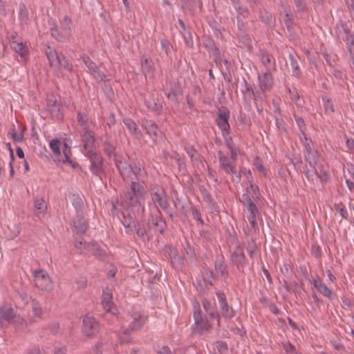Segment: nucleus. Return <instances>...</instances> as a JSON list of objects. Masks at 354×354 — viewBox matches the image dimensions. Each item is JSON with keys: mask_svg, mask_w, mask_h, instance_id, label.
Returning <instances> with one entry per match:
<instances>
[{"mask_svg": "<svg viewBox=\"0 0 354 354\" xmlns=\"http://www.w3.org/2000/svg\"><path fill=\"white\" fill-rule=\"evenodd\" d=\"M181 8L186 12L194 14L197 9L201 10L202 2L201 0H181Z\"/></svg>", "mask_w": 354, "mask_h": 354, "instance_id": "obj_18", "label": "nucleus"}, {"mask_svg": "<svg viewBox=\"0 0 354 354\" xmlns=\"http://www.w3.org/2000/svg\"><path fill=\"white\" fill-rule=\"evenodd\" d=\"M289 58L294 75L299 77L301 74V71L299 69L298 63L299 57L297 55L290 54Z\"/></svg>", "mask_w": 354, "mask_h": 354, "instance_id": "obj_33", "label": "nucleus"}, {"mask_svg": "<svg viewBox=\"0 0 354 354\" xmlns=\"http://www.w3.org/2000/svg\"><path fill=\"white\" fill-rule=\"evenodd\" d=\"M31 306L33 316L35 318H41L44 312L40 304L37 301L33 299L31 302Z\"/></svg>", "mask_w": 354, "mask_h": 354, "instance_id": "obj_35", "label": "nucleus"}, {"mask_svg": "<svg viewBox=\"0 0 354 354\" xmlns=\"http://www.w3.org/2000/svg\"><path fill=\"white\" fill-rule=\"evenodd\" d=\"M114 162L123 180L134 179L144 183L147 179V172L143 167H140L139 162H134L133 165H131L122 156L115 157Z\"/></svg>", "mask_w": 354, "mask_h": 354, "instance_id": "obj_1", "label": "nucleus"}, {"mask_svg": "<svg viewBox=\"0 0 354 354\" xmlns=\"http://www.w3.org/2000/svg\"><path fill=\"white\" fill-rule=\"evenodd\" d=\"M50 35L53 38L59 41H63L65 38L64 35L59 32L57 27L51 28Z\"/></svg>", "mask_w": 354, "mask_h": 354, "instance_id": "obj_46", "label": "nucleus"}, {"mask_svg": "<svg viewBox=\"0 0 354 354\" xmlns=\"http://www.w3.org/2000/svg\"><path fill=\"white\" fill-rule=\"evenodd\" d=\"M8 39L9 40L10 46H12V44L14 43V41L19 42V41H21L17 32H12L11 33L8 34Z\"/></svg>", "mask_w": 354, "mask_h": 354, "instance_id": "obj_51", "label": "nucleus"}, {"mask_svg": "<svg viewBox=\"0 0 354 354\" xmlns=\"http://www.w3.org/2000/svg\"><path fill=\"white\" fill-rule=\"evenodd\" d=\"M56 67L64 68L68 72H72L73 70V66L72 63L64 55L61 56L59 64H57Z\"/></svg>", "mask_w": 354, "mask_h": 354, "instance_id": "obj_34", "label": "nucleus"}, {"mask_svg": "<svg viewBox=\"0 0 354 354\" xmlns=\"http://www.w3.org/2000/svg\"><path fill=\"white\" fill-rule=\"evenodd\" d=\"M233 257L234 258V261L239 263H242L244 260V254L242 252V249L240 248H237L233 253Z\"/></svg>", "mask_w": 354, "mask_h": 354, "instance_id": "obj_43", "label": "nucleus"}, {"mask_svg": "<svg viewBox=\"0 0 354 354\" xmlns=\"http://www.w3.org/2000/svg\"><path fill=\"white\" fill-rule=\"evenodd\" d=\"M35 208L37 214H41L47 209V204L44 199L36 198L35 200Z\"/></svg>", "mask_w": 354, "mask_h": 354, "instance_id": "obj_36", "label": "nucleus"}, {"mask_svg": "<svg viewBox=\"0 0 354 354\" xmlns=\"http://www.w3.org/2000/svg\"><path fill=\"white\" fill-rule=\"evenodd\" d=\"M147 317L141 315L140 312H134L129 316V327L131 330H136L140 328L145 323Z\"/></svg>", "mask_w": 354, "mask_h": 354, "instance_id": "obj_13", "label": "nucleus"}, {"mask_svg": "<svg viewBox=\"0 0 354 354\" xmlns=\"http://www.w3.org/2000/svg\"><path fill=\"white\" fill-rule=\"evenodd\" d=\"M305 160L309 164L310 167L314 168L319 160V154L316 149L304 154Z\"/></svg>", "mask_w": 354, "mask_h": 354, "instance_id": "obj_32", "label": "nucleus"}, {"mask_svg": "<svg viewBox=\"0 0 354 354\" xmlns=\"http://www.w3.org/2000/svg\"><path fill=\"white\" fill-rule=\"evenodd\" d=\"M124 125L128 129L129 133L136 139H140L142 137L141 130L138 127L136 123L130 118L123 120Z\"/></svg>", "mask_w": 354, "mask_h": 354, "instance_id": "obj_21", "label": "nucleus"}, {"mask_svg": "<svg viewBox=\"0 0 354 354\" xmlns=\"http://www.w3.org/2000/svg\"><path fill=\"white\" fill-rule=\"evenodd\" d=\"M306 176L309 181H311L313 183L315 179H317V177H318V172H317V169H315V167H314V168H313L312 171L308 170L306 172Z\"/></svg>", "mask_w": 354, "mask_h": 354, "instance_id": "obj_48", "label": "nucleus"}, {"mask_svg": "<svg viewBox=\"0 0 354 354\" xmlns=\"http://www.w3.org/2000/svg\"><path fill=\"white\" fill-rule=\"evenodd\" d=\"M324 108L326 111H330V112L335 111L333 102L330 100H327L324 101Z\"/></svg>", "mask_w": 354, "mask_h": 354, "instance_id": "obj_59", "label": "nucleus"}, {"mask_svg": "<svg viewBox=\"0 0 354 354\" xmlns=\"http://www.w3.org/2000/svg\"><path fill=\"white\" fill-rule=\"evenodd\" d=\"M280 102H281V99L276 98V99H273L272 103L273 112H274V116L277 120V122H278V121L279 120V116L281 115L280 107H279Z\"/></svg>", "mask_w": 354, "mask_h": 354, "instance_id": "obj_39", "label": "nucleus"}, {"mask_svg": "<svg viewBox=\"0 0 354 354\" xmlns=\"http://www.w3.org/2000/svg\"><path fill=\"white\" fill-rule=\"evenodd\" d=\"M145 196H138L127 191L124 192L121 196L122 203L127 207H138L140 206L144 201Z\"/></svg>", "mask_w": 354, "mask_h": 354, "instance_id": "obj_11", "label": "nucleus"}, {"mask_svg": "<svg viewBox=\"0 0 354 354\" xmlns=\"http://www.w3.org/2000/svg\"><path fill=\"white\" fill-rule=\"evenodd\" d=\"M336 32L338 36H339L341 34L344 35L343 39L345 41L350 43L351 44H354V35L351 32L349 28L345 23L340 21L339 24H337L336 27Z\"/></svg>", "mask_w": 354, "mask_h": 354, "instance_id": "obj_17", "label": "nucleus"}, {"mask_svg": "<svg viewBox=\"0 0 354 354\" xmlns=\"http://www.w3.org/2000/svg\"><path fill=\"white\" fill-rule=\"evenodd\" d=\"M77 122L81 127V131L91 129V122L89 120L87 114L84 112H77Z\"/></svg>", "mask_w": 354, "mask_h": 354, "instance_id": "obj_29", "label": "nucleus"}, {"mask_svg": "<svg viewBox=\"0 0 354 354\" xmlns=\"http://www.w3.org/2000/svg\"><path fill=\"white\" fill-rule=\"evenodd\" d=\"M151 109L157 114H160L162 111V106L158 101L154 102L151 106Z\"/></svg>", "mask_w": 354, "mask_h": 354, "instance_id": "obj_58", "label": "nucleus"}, {"mask_svg": "<svg viewBox=\"0 0 354 354\" xmlns=\"http://www.w3.org/2000/svg\"><path fill=\"white\" fill-rule=\"evenodd\" d=\"M289 93L290 94V98L292 100L297 102L299 100V95L295 88H294L292 91L289 89Z\"/></svg>", "mask_w": 354, "mask_h": 354, "instance_id": "obj_63", "label": "nucleus"}, {"mask_svg": "<svg viewBox=\"0 0 354 354\" xmlns=\"http://www.w3.org/2000/svg\"><path fill=\"white\" fill-rule=\"evenodd\" d=\"M256 189H258L257 186L250 185L247 187V193L243 194L239 198L240 201L246 206L247 210L251 214V217L248 218L250 221H255V215L258 212L256 205L252 201V198H254L257 196Z\"/></svg>", "mask_w": 354, "mask_h": 354, "instance_id": "obj_5", "label": "nucleus"}, {"mask_svg": "<svg viewBox=\"0 0 354 354\" xmlns=\"http://www.w3.org/2000/svg\"><path fill=\"white\" fill-rule=\"evenodd\" d=\"M160 45L162 50H164L165 54L168 56L172 48L171 43L167 39H162L160 41Z\"/></svg>", "mask_w": 354, "mask_h": 354, "instance_id": "obj_44", "label": "nucleus"}, {"mask_svg": "<svg viewBox=\"0 0 354 354\" xmlns=\"http://www.w3.org/2000/svg\"><path fill=\"white\" fill-rule=\"evenodd\" d=\"M6 238L12 239L20 232V226L18 223H4L1 226Z\"/></svg>", "mask_w": 354, "mask_h": 354, "instance_id": "obj_15", "label": "nucleus"}, {"mask_svg": "<svg viewBox=\"0 0 354 354\" xmlns=\"http://www.w3.org/2000/svg\"><path fill=\"white\" fill-rule=\"evenodd\" d=\"M185 150H186V152L187 153V155L191 158V159L192 160H196L197 158L195 157L196 155L197 154V152L194 149L193 147L192 146H189V147H185Z\"/></svg>", "mask_w": 354, "mask_h": 354, "instance_id": "obj_56", "label": "nucleus"}, {"mask_svg": "<svg viewBox=\"0 0 354 354\" xmlns=\"http://www.w3.org/2000/svg\"><path fill=\"white\" fill-rule=\"evenodd\" d=\"M112 297L113 293L111 289H106L104 290L102 294V304L106 312L111 313L113 315H115L118 310L113 305Z\"/></svg>", "mask_w": 354, "mask_h": 354, "instance_id": "obj_12", "label": "nucleus"}, {"mask_svg": "<svg viewBox=\"0 0 354 354\" xmlns=\"http://www.w3.org/2000/svg\"><path fill=\"white\" fill-rule=\"evenodd\" d=\"M84 63L91 73L94 72L98 68L97 64L93 62L88 57H86L84 59Z\"/></svg>", "mask_w": 354, "mask_h": 354, "instance_id": "obj_42", "label": "nucleus"}, {"mask_svg": "<svg viewBox=\"0 0 354 354\" xmlns=\"http://www.w3.org/2000/svg\"><path fill=\"white\" fill-rule=\"evenodd\" d=\"M63 153L64 157L63 158H59V157L55 160V161H57L58 162H62L66 163V161H68V160L71 159V151L70 147H68L66 143H64V148H63Z\"/></svg>", "mask_w": 354, "mask_h": 354, "instance_id": "obj_37", "label": "nucleus"}, {"mask_svg": "<svg viewBox=\"0 0 354 354\" xmlns=\"http://www.w3.org/2000/svg\"><path fill=\"white\" fill-rule=\"evenodd\" d=\"M35 282L36 286L44 290H50L53 289V282L48 274L42 270H36L34 272Z\"/></svg>", "mask_w": 354, "mask_h": 354, "instance_id": "obj_9", "label": "nucleus"}, {"mask_svg": "<svg viewBox=\"0 0 354 354\" xmlns=\"http://www.w3.org/2000/svg\"><path fill=\"white\" fill-rule=\"evenodd\" d=\"M184 39H185L186 45L188 47L192 48L194 42H193V40H192V37L191 33L188 32L187 35H184Z\"/></svg>", "mask_w": 354, "mask_h": 354, "instance_id": "obj_61", "label": "nucleus"}, {"mask_svg": "<svg viewBox=\"0 0 354 354\" xmlns=\"http://www.w3.org/2000/svg\"><path fill=\"white\" fill-rule=\"evenodd\" d=\"M230 112V110L224 106H222L218 110L216 124L222 131L223 137L226 139L230 133V125L229 124Z\"/></svg>", "mask_w": 354, "mask_h": 354, "instance_id": "obj_6", "label": "nucleus"}, {"mask_svg": "<svg viewBox=\"0 0 354 354\" xmlns=\"http://www.w3.org/2000/svg\"><path fill=\"white\" fill-rule=\"evenodd\" d=\"M205 45L207 47H208L209 49H211L214 53H218L219 50H218V48L215 46V43L212 39H208L207 40Z\"/></svg>", "mask_w": 354, "mask_h": 354, "instance_id": "obj_57", "label": "nucleus"}, {"mask_svg": "<svg viewBox=\"0 0 354 354\" xmlns=\"http://www.w3.org/2000/svg\"><path fill=\"white\" fill-rule=\"evenodd\" d=\"M223 76H224L225 80L227 83L230 84V85L229 86V90L234 89V88L236 89L237 86L235 85V86H234V84L232 83V76L230 75H228L226 73L223 74Z\"/></svg>", "mask_w": 354, "mask_h": 354, "instance_id": "obj_60", "label": "nucleus"}, {"mask_svg": "<svg viewBox=\"0 0 354 354\" xmlns=\"http://www.w3.org/2000/svg\"><path fill=\"white\" fill-rule=\"evenodd\" d=\"M84 156L90 161L89 169L91 173L102 180V176L105 174V170L103 167L104 159L102 156L97 151H86Z\"/></svg>", "mask_w": 354, "mask_h": 354, "instance_id": "obj_4", "label": "nucleus"}, {"mask_svg": "<svg viewBox=\"0 0 354 354\" xmlns=\"http://www.w3.org/2000/svg\"><path fill=\"white\" fill-rule=\"evenodd\" d=\"M140 182L134 179L131 180L130 187L127 191L138 196H145L146 191Z\"/></svg>", "mask_w": 354, "mask_h": 354, "instance_id": "obj_30", "label": "nucleus"}, {"mask_svg": "<svg viewBox=\"0 0 354 354\" xmlns=\"http://www.w3.org/2000/svg\"><path fill=\"white\" fill-rule=\"evenodd\" d=\"M149 192L151 201L157 209L158 207H160L163 210L167 209L169 206L168 196L165 189L161 185L156 183L150 184L149 186Z\"/></svg>", "mask_w": 354, "mask_h": 354, "instance_id": "obj_3", "label": "nucleus"}, {"mask_svg": "<svg viewBox=\"0 0 354 354\" xmlns=\"http://www.w3.org/2000/svg\"><path fill=\"white\" fill-rule=\"evenodd\" d=\"M102 151L109 158L118 157L116 156V147L109 140H105L102 145Z\"/></svg>", "mask_w": 354, "mask_h": 354, "instance_id": "obj_31", "label": "nucleus"}, {"mask_svg": "<svg viewBox=\"0 0 354 354\" xmlns=\"http://www.w3.org/2000/svg\"><path fill=\"white\" fill-rule=\"evenodd\" d=\"M296 123L301 132V133H304L305 132L306 128V124L304 122V119L301 117H299L297 115H295Z\"/></svg>", "mask_w": 354, "mask_h": 354, "instance_id": "obj_49", "label": "nucleus"}, {"mask_svg": "<svg viewBox=\"0 0 354 354\" xmlns=\"http://www.w3.org/2000/svg\"><path fill=\"white\" fill-rule=\"evenodd\" d=\"M142 68L145 73H152L154 70L152 61L147 58L145 59V60L142 62Z\"/></svg>", "mask_w": 354, "mask_h": 354, "instance_id": "obj_40", "label": "nucleus"}, {"mask_svg": "<svg viewBox=\"0 0 354 354\" xmlns=\"http://www.w3.org/2000/svg\"><path fill=\"white\" fill-rule=\"evenodd\" d=\"M75 230L77 233H84L87 229L86 223H74Z\"/></svg>", "mask_w": 354, "mask_h": 354, "instance_id": "obj_50", "label": "nucleus"}, {"mask_svg": "<svg viewBox=\"0 0 354 354\" xmlns=\"http://www.w3.org/2000/svg\"><path fill=\"white\" fill-rule=\"evenodd\" d=\"M73 204L76 209L80 208L82 205V199L78 196L73 195Z\"/></svg>", "mask_w": 354, "mask_h": 354, "instance_id": "obj_64", "label": "nucleus"}, {"mask_svg": "<svg viewBox=\"0 0 354 354\" xmlns=\"http://www.w3.org/2000/svg\"><path fill=\"white\" fill-rule=\"evenodd\" d=\"M99 330V324L92 316L86 315L83 319L82 331L87 337L95 335Z\"/></svg>", "mask_w": 354, "mask_h": 354, "instance_id": "obj_10", "label": "nucleus"}, {"mask_svg": "<svg viewBox=\"0 0 354 354\" xmlns=\"http://www.w3.org/2000/svg\"><path fill=\"white\" fill-rule=\"evenodd\" d=\"M62 28L65 31V32L68 35L71 34V19L69 17L65 16L62 21H61Z\"/></svg>", "mask_w": 354, "mask_h": 354, "instance_id": "obj_41", "label": "nucleus"}, {"mask_svg": "<svg viewBox=\"0 0 354 354\" xmlns=\"http://www.w3.org/2000/svg\"><path fill=\"white\" fill-rule=\"evenodd\" d=\"M254 166L259 171H264V167L263 165V160L259 157H256L254 159Z\"/></svg>", "mask_w": 354, "mask_h": 354, "instance_id": "obj_54", "label": "nucleus"}, {"mask_svg": "<svg viewBox=\"0 0 354 354\" xmlns=\"http://www.w3.org/2000/svg\"><path fill=\"white\" fill-rule=\"evenodd\" d=\"M217 296L220 302L221 310V312L222 316H223L225 318L232 317L234 315V312L233 309L227 305L225 301V295L222 293H218Z\"/></svg>", "mask_w": 354, "mask_h": 354, "instance_id": "obj_20", "label": "nucleus"}, {"mask_svg": "<svg viewBox=\"0 0 354 354\" xmlns=\"http://www.w3.org/2000/svg\"><path fill=\"white\" fill-rule=\"evenodd\" d=\"M226 142H227V147L230 150V152H231V158L232 159V161H234L236 159V156H237L236 152L234 151L232 145L229 142L227 138H226Z\"/></svg>", "mask_w": 354, "mask_h": 354, "instance_id": "obj_62", "label": "nucleus"}, {"mask_svg": "<svg viewBox=\"0 0 354 354\" xmlns=\"http://www.w3.org/2000/svg\"><path fill=\"white\" fill-rule=\"evenodd\" d=\"M294 2L299 12L306 10L307 5L306 0H294Z\"/></svg>", "mask_w": 354, "mask_h": 354, "instance_id": "obj_47", "label": "nucleus"}, {"mask_svg": "<svg viewBox=\"0 0 354 354\" xmlns=\"http://www.w3.org/2000/svg\"><path fill=\"white\" fill-rule=\"evenodd\" d=\"M275 59L272 56L267 55V90L273 84L272 71H275Z\"/></svg>", "mask_w": 354, "mask_h": 354, "instance_id": "obj_22", "label": "nucleus"}, {"mask_svg": "<svg viewBox=\"0 0 354 354\" xmlns=\"http://www.w3.org/2000/svg\"><path fill=\"white\" fill-rule=\"evenodd\" d=\"M19 20L21 26H26L29 23V12L24 3L19 5Z\"/></svg>", "mask_w": 354, "mask_h": 354, "instance_id": "obj_28", "label": "nucleus"}, {"mask_svg": "<svg viewBox=\"0 0 354 354\" xmlns=\"http://www.w3.org/2000/svg\"><path fill=\"white\" fill-rule=\"evenodd\" d=\"M49 146L53 153L56 156V158L62 156L59 149V140L57 138L53 139L50 142Z\"/></svg>", "mask_w": 354, "mask_h": 354, "instance_id": "obj_38", "label": "nucleus"}, {"mask_svg": "<svg viewBox=\"0 0 354 354\" xmlns=\"http://www.w3.org/2000/svg\"><path fill=\"white\" fill-rule=\"evenodd\" d=\"M218 155L220 167L226 174H234L232 180L234 182L239 183L241 180V174L237 171L235 164L228 157L223 155L221 151L218 152Z\"/></svg>", "mask_w": 354, "mask_h": 354, "instance_id": "obj_7", "label": "nucleus"}, {"mask_svg": "<svg viewBox=\"0 0 354 354\" xmlns=\"http://www.w3.org/2000/svg\"><path fill=\"white\" fill-rule=\"evenodd\" d=\"M10 134L12 137V138L17 142H21L24 139V135L23 133H17L15 132V129H13L10 132Z\"/></svg>", "mask_w": 354, "mask_h": 354, "instance_id": "obj_52", "label": "nucleus"}, {"mask_svg": "<svg viewBox=\"0 0 354 354\" xmlns=\"http://www.w3.org/2000/svg\"><path fill=\"white\" fill-rule=\"evenodd\" d=\"M205 310L209 315L211 318L216 317L217 319V324H220V316L215 310L214 299L207 300L205 299L203 302Z\"/></svg>", "mask_w": 354, "mask_h": 354, "instance_id": "obj_25", "label": "nucleus"}, {"mask_svg": "<svg viewBox=\"0 0 354 354\" xmlns=\"http://www.w3.org/2000/svg\"><path fill=\"white\" fill-rule=\"evenodd\" d=\"M194 318L196 327L199 330L207 331L211 328L212 324L209 322V321L203 318L201 310L194 311Z\"/></svg>", "mask_w": 354, "mask_h": 354, "instance_id": "obj_19", "label": "nucleus"}, {"mask_svg": "<svg viewBox=\"0 0 354 354\" xmlns=\"http://www.w3.org/2000/svg\"><path fill=\"white\" fill-rule=\"evenodd\" d=\"M82 148V151L85 154L88 151H97L95 149V133L91 129L80 131Z\"/></svg>", "mask_w": 354, "mask_h": 354, "instance_id": "obj_8", "label": "nucleus"}, {"mask_svg": "<svg viewBox=\"0 0 354 354\" xmlns=\"http://www.w3.org/2000/svg\"><path fill=\"white\" fill-rule=\"evenodd\" d=\"M92 74L95 78H96L97 80H98L100 81H105L106 80V75L100 70L99 67L97 68V70H95L94 72H93Z\"/></svg>", "mask_w": 354, "mask_h": 354, "instance_id": "obj_53", "label": "nucleus"}, {"mask_svg": "<svg viewBox=\"0 0 354 354\" xmlns=\"http://www.w3.org/2000/svg\"><path fill=\"white\" fill-rule=\"evenodd\" d=\"M290 162L292 163L295 168H299L302 165V160L299 156H293V157L290 159Z\"/></svg>", "mask_w": 354, "mask_h": 354, "instance_id": "obj_55", "label": "nucleus"}, {"mask_svg": "<svg viewBox=\"0 0 354 354\" xmlns=\"http://www.w3.org/2000/svg\"><path fill=\"white\" fill-rule=\"evenodd\" d=\"M142 126L145 129L147 134L153 140H156L158 134V127L152 120H146Z\"/></svg>", "mask_w": 354, "mask_h": 354, "instance_id": "obj_27", "label": "nucleus"}, {"mask_svg": "<svg viewBox=\"0 0 354 354\" xmlns=\"http://www.w3.org/2000/svg\"><path fill=\"white\" fill-rule=\"evenodd\" d=\"M45 53L48 58L49 64L51 67L57 66L59 64L61 56L58 55L57 51L50 46H47L45 49Z\"/></svg>", "mask_w": 354, "mask_h": 354, "instance_id": "obj_26", "label": "nucleus"}, {"mask_svg": "<svg viewBox=\"0 0 354 354\" xmlns=\"http://www.w3.org/2000/svg\"><path fill=\"white\" fill-rule=\"evenodd\" d=\"M75 248L78 250V252L80 254L92 252L93 254H95V243H86L82 238H79L76 239L74 242Z\"/></svg>", "mask_w": 354, "mask_h": 354, "instance_id": "obj_14", "label": "nucleus"}, {"mask_svg": "<svg viewBox=\"0 0 354 354\" xmlns=\"http://www.w3.org/2000/svg\"><path fill=\"white\" fill-rule=\"evenodd\" d=\"M0 322L2 324H12L21 328H25L27 325L26 320L17 314L14 308L8 304L0 307Z\"/></svg>", "mask_w": 354, "mask_h": 354, "instance_id": "obj_2", "label": "nucleus"}, {"mask_svg": "<svg viewBox=\"0 0 354 354\" xmlns=\"http://www.w3.org/2000/svg\"><path fill=\"white\" fill-rule=\"evenodd\" d=\"M10 47L18 53L24 61L28 59L29 54L28 48L26 44L22 41H19V42L14 41Z\"/></svg>", "mask_w": 354, "mask_h": 354, "instance_id": "obj_24", "label": "nucleus"}, {"mask_svg": "<svg viewBox=\"0 0 354 354\" xmlns=\"http://www.w3.org/2000/svg\"><path fill=\"white\" fill-rule=\"evenodd\" d=\"M263 86L266 87V84H260V90L252 91L254 95V100L257 111L259 113H262L264 109V100L263 98L266 97V94L263 92Z\"/></svg>", "mask_w": 354, "mask_h": 354, "instance_id": "obj_16", "label": "nucleus"}, {"mask_svg": "<svg viewBox=\"0 0 354 354\" xmlns=\"http://www.w3.org/2000/svg\"><path fill=\"white\" fill-rule=\"evenodd\" d=\"M311 283L323 296L331 299L333 297L332 291L323 283L320 279H313Z\"/></svg>", "mask_w": 354, "mask_h": 354, "instance_id": "obj_23", "label": "nucleus"}, {"mask_svg": "<svg viewBox=\"0 0 354 354\" xmlns=\"http://www.w3.org/2000/svg\"><path fill=\"white\" fill-rule=\"evenodd\" d=\"M200 190L203 200L209 204H212L214 203V199L211 194L204 187L200 188Z\"/></svg>", "mask_w": 354, "mask_h": 354, "instance_id": "obj_45", "label": "nucleus"}]
</instances>
